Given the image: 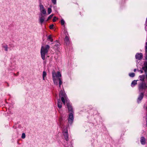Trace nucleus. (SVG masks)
I'll return each instance as SVG.
<instances>
[{"mask_svg": "<svg viewBox=\"0 0 147 147\" xmlns=\"http://www.w3.org/2000/svg\"><path fill=\"white\" fill-rule=\"evenodd\" d=\"M50 47L48 45H46L45 47L42 46L40 51L41 57L43 60L45 59V54L47 53L49 51Z\"/></svg>", "mask_w": 147, "mask_h": 147, "instance_id": "1", "label": "nucleus"}, {"mask_svg": "<svg viewBox=\"0 0 147 147\" xmlns=\"http://www.w3.org/2000/svg\"><path fill=\"white\" fill-rule=\"evenodd\" d=\"M54 83L57 85H58V82L57 81V78L55 77V75H56L55 72L54 71L52 73Z\"/></svg>", "mask_w": 147, "mask_h": 147, "instance_id": "2", "label": "nucleus"}, {"mask_svg": "<svg viewBox=\"0 0 147 147\" xmlns=\"http://www.w3.org/2000/svg\"><path fill=\"white\" fill-rule=\"evenodd\" d=\"M146 88H147V86L144 83L140 84L139 86V89L141 90L145 89Z\"/></svg>", "mask_w": 147, "mask_h": 147, "instance_id": "3", "label": "nucleus"}, {"mask_svg": "<svg viewBox=\"0 0 147 147\" xmlns=\"http://www.w3.org/2000/svg\"><path fill=\"white\" fill-rule=\"evenodd\" d=\"M74 117L73 114L72 113H71L69 115V123H72L73 121Z\"/></svg>", "mask_w": 147, "mask_h": 147, "instance_id": "4", "label": "nucleus"}, {"mask_svg": "<svg viewBox=\"0 0 147 147\" xmlns=\"http://www.w3.org/2000/svg\"><path fill=\"white\" fill-rule=\"evenodd\" d=\"M41 12L43 14H45L46 13V11L42 5L40 4V5Z\"/></svg>", "mask_w": 147, "mask_h": 147, "instance_id": "5", "label": "nucleus"}, {"mask_svg": "<svg viewBox=\"0 0 147 147\" xmlns=\"http://www.w3.org/2000/svg\"><path fill=\"white\" fill-rule=\"evenodd\" d=\"M136 59L140 60L142 58V53L137 54L136 56Z\"/></svg>", "mask_w": 147, "mask_h": 147, "instance_id": "6", "label": "nucleus"}, {"mask_svg": "<svg viewBox=\"0 0 147 147\" xmlns=\"http://www.w3.org/2000/svg\"><path fill=\"white\" fill-rule=\"evenodd\" d=\"M45 15H43L42 13L41 14V16L40 17V21L41 23H42L45 20Z\"/></svg>", "mask_w": 147, "mask_h": 147, "instance_id": "7", "label": "nucleus"}, {"mask_svg": "<svg viewBox=\"0 0 147 147\" xmlns=\"http://www.w3.org/2000/svg\"><path fill=\"white\" fill-rule=\"evenodd\" d=\"M62 104L60 100V99L58 100V107L59 108H61L62 107Z\"/></svg>", "mask_w": 147, "mask_h": 147, "instance_id": "8", "label": "nucleus"}, {"mask_svg": "<svg viewBox=\"0 0 147 147\" xmlns=\"http://www.w3.org/2000/svg\"><path fill=\"white\" fill-rule=\"evenodd\" d=\"M67 106L69 111H71V113H72L73 112L71 106L69 103H67Z\"/></svg>", "mask_w": 147, "mask_h": 147, "instance_id": "9", "label": "nucleus"}, {"mask_svg": "<svg viewBox=\"0 0 147 147\" xmlns=\"http://www.w3.org/2000/svg\"><path fill=\"white\" fill-rule=\"evenodd\" d=\"M60 97H65V94L63 93V92L62 90H61L60 91L59 94Z\"/></svg>", "mask_w": 147, "mask_h": 147, "instance_id": "10", "label": "nucleus"}, {"mask_svg": "<svg viewBox=\"0 0 147 147\" xmlns=\"http://www.w3.org/2000/svg\"><path fill=\"white\" fill-rule=\"evenodd\" d=\"M141 142L142 144H144L145 143V140L144 138L142 137L141 139Z\"/></svg>", "mask_w": 147, "mask_h": 147, "instance_id": "11", "label": "nucleus"}, {"mask_svg": "<svg viewBox=\"0 0 147 147\" xmlns=\"http://www.w3.org/2000/svg\"><path fill=\"white\" fill-rule=\"evenodd\" d=\"M64 135L65 136V139L67 140V138L68 137V135L67 132H65L64 134Z\"/></svg>", "mask_w": 147, "mask_h": 147, "instance_id": "12", "label": "nucleus"}, {"mask_svg": "<svg viewBox=\"0 0 147 147\" xmlns=\"http://www.w3.org/2000/svg\"><path fill=\"white\" fill-rule=\"evenodd\" d=\"M144 96V94L143 93H141L139 96V97L138 98V100H140L143 98Z\"/></svg>", "mask_w": 147, "mask_h": 147, "instance_id": "13", "label": "nucleus"}, {"mask_svg": "<svg viewBox=\"0 0 147 147\" xmlns=\"http://www.w3.org/2000/svg\"><path fill=\"white\" fill-rule=\"evenodd\" d=\"M65 41L66 44L68 43L69 42V39L68 37L66 36L65 38Z\"/></svg>", "mask_w": 147, "mask_h": 147, "instance_id": "14", "label": "nucleus"}, {"mask_svg": "<svg viewBox=\"0 0 147 147\" xmlns=\"http://www.w3.org/2000/svg\"><path fill=\"white\" fill-rule=\"evenodd\" d=\"M46 75L47 74L46 72L45 71H43L42 74L43 79V80H45V77L46 76Z\"/></svg>", "mask_w": 147, "mask_h": 147, "instance_id": "15", "label": "nucleus"}, {"mask_svg": "<svg viewBox=\"0 0 147 147\" xmlns=\"http://www.w3.org/2000/svg\"><path fill=\"white\" fill-rule=\"evenodd\" d=\"M57 75H55V77H61V74L59 72V71H58L57 73Z\"/></svg>", "mask_w": 147, "mask_h": 147, "instance_id": "16", "label": "nucleus"}, {"mask_svg": "<svg viewBox=\"0 0 147 147\" xmlns=\"http://www.w3.org/2000/svg\"><path fill=\"white\" fill-rule=\"evenodd\" d=\"M58 80L59 81V87H61V84H62V81H61V79L60 78H58Z\"/></svg>", "mask_w": 147, "mask_h": 147, "instance_id": "17", "label": "nucleus"}, {"mask_svg": "<svg viewBox=\"0 0 147 147\" xmlns=\"http://www.w3.org/2000/svg\"><path fill=\"white\" fill-rule=\"evenodd\" d=\"M64 97H62L61 98V100L62 102H63V104L64 105H65V100Z\"/></svg>", "mask_w": 147, "mask_h": 147, "instance_id": "18", "label": "nucleus"}, {"mask_svg": "<svg viewBox=\"0 0 147 147\" xmlns=\"http://www.w3.org/2000/svg\"><path fill=\"white\" fill-rule=\"evenodd\" d=\"M137 84V81L134 80L131 83V85L134 86L135 85Z\"/></svg>", "mask_w": 147, "mask_h": 147, "instance_id": "19", "label": "nucleus"}, {"mask_svg": "<svg viewBox=\"0 0 147 147\" xmlns=\"http://www.w3.org/2000/svg\"><path fill=\"white\" fill-rule=\"evenodd\" d=\"M48 39L50 40L51 42H53V39L51 38V35H50L48 37Z\"/></svg>", "mask_w": 147, "mask_h": 147, "instance_id": "20", "label": "nucleus"}, {"mask_svg": "<svg viewBox=\"0 0 147 147\" xmlns=\"http://www.w3.org/2000/svg\"><path fill=\"white\" fill-rule=\"evenodd\" d=\"M135 74L133 73L129 74V75L130 76L133 77L135 76Z\"/></svg>", "mask_w": 147, "mask_h": 147, "instance_id": "21", "label": "nucleus"}, {"mask_svg": "<svg viewBox=\"0 0 147 147\" xmlns=\"http://www.w3.org/2000/svg\"><path fill=\"white\" fill-rule=\"evenodd\" d=\"M3 47L4 48V49H5V51H7V49L8 48V47L7 45H5V46H4Z\"/></svg>", "mask_w": 147, "mask_h": 147, "instance_id": "22", "label": "nucleus"}, {"mask_svg": "<svg viewBox=\"0 0 147 147\" xmlns=\"http://www.w3.org/2000/svg\"><path fill=\"white\" fill-rule=\"evenodd\" d=\"M51 9L50 8H48V13L49 14H50L51 12Z\"/></svg>", "mask_w": 147, "mask_h": 147, "instance_id": "23", "label": "nucleus"}, {"mask_svg": "<svg viewBox=\"0 0 147 147\" xmlns=\"http://www.w3.org/2000/svg\"><path fill=\"white\" fill-rule=\"evenodd\" d=\"M53 16V14H51V15L49 16L48 17V19H47V20H49Z\"/></svg>", "mask_w": 147, "mask_h": 147, "instance_id": "24", "label": "nucleus"}, {"mask_svg": "<svg viewBox=\"0 0 147 147\" xmlns=\"http://www.w3.org/2000/svg\"><path fill=\"white\" fill-rule=\"evenodd\" d=\"M25 136H25V133H22V138L24 139L25 138Z\"/></svg>", "mask_w": 147, "mask_h": 147, "instance_id": "25", "label": "nucleus"}, {"mask_svg": "<svg viewBox=\"0 0 147 147\" xmlns=\"http://www.w3.org/2000/svg\"><path fill=\"white\" fill-rule=\"evenodd\" d=\"M61 23L62 25H63L64 24V23H65V22L63 20H61Z\"/></svg>", "mask_w": 147, "mask_h": 147, "instance_id": "26", "label": "nucleus"}, {"mask_svg": "<svg viewBox=\"0 0 147 147\" xmlns=\"http://www.w3.org/2000/svg\"><path fill=\"white\" fill-rule=\"evenodd\" d=\"M56 19H58V18H56V17H54L53 19V22H55L56 20Z\"/></svg>", "mask_w": 147, "mask_h": 147, "instance_id": "27", "label": "nucleus"}, {"mask_svg": "<svg viewBox=\"0 0 147 147\" xmlns=\"http://www.w3.org/2000/svg\"><path fill=\"white\" fill-rule=\"evenodd\" d=\"M144 65L146 68L147 69V62H145L144 63Z\"/></svg>", "mask_w": 147, "mask_h": 147, "instance_id": "28", "label": "nucleus"}, {"mask_svg": "<svg viewBox=\"0 0 147 147\" xmlns=\"http://www.w3.org/2000/svg\"><path fill=\"white\" fill-rule=\"evenodd\" d=\"M53 26H54V25L53 24H52V25H50V26H49L50 28L51 29H52Z\"/></svg>", "mask_w": 147, "mask_h": 147, "instance_id": "29", "label": "nucleus"}, {"mask_svg": "<svg viewBox=\"0 0 147 147\" xmlns=\"http://www.w3.org/2000/svg\"><path fill=\"white\" fill-rule=\"evenodd\" d=\"M53 3H54V4H55L56 3V0H51Z\"/></svg>", "mask_w": 147, "mask_h": 147, "instance_id": "30", "label": "nucleus"}, {"mask_svg": "<svg viewBox=\"0 0 147 147\" xmlns=\"http://www.w3.org/2000/svg\"><path fill=\"white\" fill-rule=\"evenodd\" d=\"M145 48H146V52H147V42L146 43Z\"/></svg>", "mask_w": 147, "mask_h": 147, "instance_id": "31", "label": "nucleus"}, {"mask_svg": "<svg viewBox=\"0 0 147 147\" xmlns=\"http://www.w3.org/2000/svg\"><path fill=\"white\" fill-rule=\"evenodd\" d=\"M136 71V69H134V72H135Z\"/></svg>", "mask_w": 147, "mask_h": 147, "instance_id": "32", "label": "nucleus"}, {"mask_svg": "<svg viewBox=\"0 0 147 147\" xmlns=\"http://www.w3.org/2000/svg\"><path fill=\"white\" fill-rule=\"evenodd\" d=\"M146 59H147V55H146Z\"/></svg>", "mask_w": 147, "mask_h": 147, "instance_id": "33", "label": "nucleus"}]
</instances>
